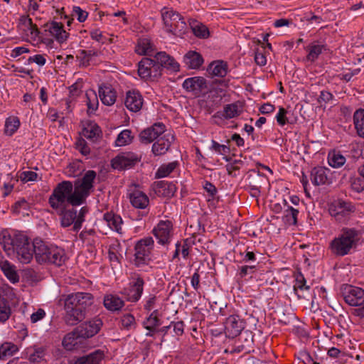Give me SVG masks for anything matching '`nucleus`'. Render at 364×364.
<instances>
[{
	"label": "nucleus",
	"instance_id": "9d476101",
	"mask_svg": "<svg viewBox=\"0 0 364 364\" xmlns=\"http://www.w3.org/2000/svg\"><path fill=\"white\" fill-rule=\"evenodd\" d=\"M103 322L101 318L95 317L94 318L81 323L74 329V333L77 337L82 338H90L96 335L101 329Z\"/></svg>",
	"mask_w": 364,
	"mask_h": 364
},
{
	"label": "nucleus",
	"instance_id": "f8f14e48",
	"mask_svg": "<svg viewBox=\"0 0 364 364\" xmlns=\"http://www.w3.org/2000/svg\"><path fill=\"white\" fill-rule=\"evenodd\" d=\"M154 235L161 245H168L173 236V223L170 220H161L153 229Z\"/></svg>",
	"mask_w": 364,
	"mask_h": 364
},
{
	"label": "nucleus",
	"instance_id": "412c9836",
	"mask_svg": "<svg viewBox=\"0 0 364 364\" xmlns=\"http://www.w3.org/2000/svg\"><path fill=\"white\" fill-rule=\"evenodd\" d=\"M174 136L171 134H166L157 139L152 145L151 151L155 156L165 154L170 149Z\"/></svg>",
	"mask_w": 364,
	"mask_h": 364
},
{
	"label": "nucleus",
	"instance_id": "bf43d9fd",
	"mask_svg": "<svg viewBox=\"0 0 364 364\" xmlns=\"http://www.w3.org/2000/svg\"><path fill=\"white\" fill-rule=\"evenodd\" d=\"M298 358L304 364H319V363L315 361L311 354L306 350L300 351Z\"/></svg>",
	"mask_w": 364,
	"mask_h": 364
},
{
	"label": "nucleus",
	"instance_id": "8fccbe9b",
	"mask_svg": "<svg viewBox=\"0 0 364 364\" xmlns=\"http://www.w3.org/2000/svg\"><path fill=\"white\" fill-rule=\"evenodd\" d=\"M153 135L150 127H148L140 132L139 135V140L141 143L150 144L156 139V136Z\"/></svg>",
	"mask_w": 364,
	"mask_h": 364
},
{
	"label": "nucleus",
	"instance_id": "4468645a",
	"mask_svg": "<svg viewBox=\"0 0 364 364\" xmlns=\"http://www.w3.org/2000/svg\"><path fill=\"white\" fill-rule=\"evenodd\" d=\"M144 279L138 277L133 282H130L129 287L124 288L122 294L125 296L127 300L130 302L138 301L144 291Z\"/></svg>",
	"mask_w": 364,
	"mask_h": 364
},
{
	"label": "nucleus",
	"instance_id": "7ed1b4c3",
	"mask_svg": "<svg viewBox=\"0 0 364 364\" xmlns=\"http://www.w3.org/2000/svg\"><path fill=\"white\" fill-rule=\"evenodd\" d=\"M93 303V296L87 292L70 294L64 300L63 320L68 326H75L82 321L87 309Z\"/></svg>",
	"mask_w": 364,
	"mask_h": 364
},
{
	"label": "nucleus",
	"instance_id": "a211bd4d",
	"mask_svg": "<svg viewBox=\"0 0 364 364\" xmlns=\"http://www.w3.org/2000/svg\"><path fill=\"white\" fill-rule=\"evenodd\" d=\"M153 190L158 196L170 198L174 196L176 187L173 182L159 181L153 183Z\"/></svg>",
	"mask_w": 364,
	"mask_h": 364
},
{
	"label": "nucleus",
	"instance_id": "423d86ee",
	"mask_svg": "<svg viewBox=\"0 0 364 364\" xmlns=\"http://www.w3.org/2000/svg\"><path fill=\"white\" fill-rule=\"evenodd\" d=\"M161 17L166 31L177 36H182L188 30V26L181 15L171 8L161 9Z\"/></svg>",
	"mask_w": 364,
	"mask_h": 364
},
{
	"label": "nucleus",
	"instance_id": "a18cd8bd",
	"mask_svg": "<svg viewBox=\"0 0 364 364\" xmlns=\"http://www.w3.org/2000/svg\"><path fill=\"white\" fill-rule=\"evenodd\" d=\"M80 337L77 336V334L74 333V330L72 333H68L63 340V345L68 350H73L75 346L80 342L78 339Z\"/></svg>",
	"mask_w": 364,
	"mask_h": 364
},
{
	"label": "nucleus",
	"instance_id": "aec40b11",
	"mask_svg": "<svg viewBox=\"0 0 364 364\" xmlns=\"http://www.w3.org/2000/svg\"><path fill=\"white\" fill-rule=\"evenodd\" d=\"M105 357V351L97 349L89 354L75 357L73 364H101Z\"/></svg>",
	"mask_w": 364,
	"mask_h": 364
},
{
	"label": "nucleus",
	"instance_id": "b1692460",
	"mask_svg": "<svg viewBox=\"0 0 364 364\" xmlns=\"http://www.w3.org/2000/svg\"><path fill=\"white\" fill-rule=\"evenodd\" d=\"M203 61L202 55L196 51L190 50L183 57V62L189 69L196 70L200 68Z\"/></svg>",
	"mask_w": 364,
	"mask_h": 364
},
{
	"label": "nucleus",
	"instance_id": "69168bd1",
	"mask_svg": "<svg viewBox=\"0 0 364 364\" xmlns=\"http://www.w3.org/2000/svg\"><path fill=\"white\" fill-rule=\"evenodd\" d=\"M294 289L296 292L298 289L300 290H308L309 286L306 284V279L302 274H299L296 279V284L294 286Z\"/></svg>",
	"mask_w": 364,
	"mask_h": 364
},
{
	"label": "nucleus",
	"instance_id": "3c124183",
	"mask_svg": "<svg viewBox=\"0 0 364 364\" xmlns=\"http://www.w3.org/2000/svg\"><path fill=\"white\" fill-rule=\"evenodd\" d=\"M122 326L124 328L129 330L135 327V318L131 314H126L121 318Z\"/></svg>",
	"mask_w": 364,
	"mask_h": 364
},
{
	"label": "nucleus",
	"instance_id": "6e6d98bb",
	"mask_svg": "<svg viewBox=\"0 0 364 364\" xmlns=\"http://www.w3.org/2000/svg\"><path fill=\"white\" fill-rule=\"evenodd\" d=\"M29 208L28 203L24 199L21 198L19 200L16 201L13 205H12V211L15 214L20 213L21 210H26Z\"/></svg>",
	"mask_w": 364,
	"mask_h": 364
},
{
	"label": "nucleus",
	"instance_id": "4d7b16f0",
	"mask_svg": "<svg viewBox=\"0 0 364 364\" xmlns=\"http://www.w3.org/2000/svg\"><path fill=\"white\" fill-rule=\"evenodd\" d=\"M203 187L210 197L208 200L215 198V196L218 193V189L212 183L205 181L203 185Z\"/></svg>",
	"mask_w": 364,
	"mask_h": 364
},
{
	"label": "nucleus",
	"instance_id": "39448f33",
	"mask_svg": "<svg viewBox=\"0 0 364 364\" xmlns=\"http://www.w3.org/2000/svg\"><path fill=\"white\" fill-rule=\"evenodd\" d=\"M360 238V232L355 228H344L338 237L330 244L331 252L337 256L348 255L355 248Z\"/></svg>",
	"mask_w": 364,
	"mask_h": 364
},
{
	"label": "nucleus",
	"instance_id": "052dcab7",
	"mask_svg": "<svg viewBox=\"0 0 364 364\" xmlns=\"http://www.w3.org/2000/svg\"><path fill=\"white\" fill-rule=\"evenodd\" d=\"M258 267L256 265H244L240 267L239 275L243 278L248 274L256 273Z\"/></svg>",
	"mask_w": 364,
	"mask_h": 364
},
{
	"label": "nucleus",
	"instance_id": "13d9d810",
	"mask_svg": "<svg viewBox=\"0 0 364 364\" xmlns=\"http://www.w3.org/2000/svg\"><path fill=\"white\" fill-rule=\"evenodd\" d=\"M351 188L357 193H361L364 191V178L362 177H355L351 179Z\"/></svg>",
	"mask_w": 364,
	"mask_h": 364
},
{
	"label": "nucleus",
	"instance_id": "c756f323",
	"mask_svg": "<svg viewBox=\"0 0 364 364\" xmlns=\"http://www.w3.org/2000/svg\"><path fill=\"white\" fill-rule=\"evenodd\" d=\"M104 306L109 311H117L124 306V301L117 295L109 294L104 298Z\"/></svg>",
	"mask_w": 364,
	"mask_h": 364
},
{
	"label": "nucleus",
	"instance_id": "72a5a7b5",
	"mask_svg": "<svg viewBox=\"0 0 364 364\" xmlns=\"http://www.w3.org/2000/svg\"><path fill=\"white\" fill-rule=\"evenodd\" d=\"M353 124L357 134L364 138V109L360 108L354 112Z\"/></svg>",
	"mask_w": 364,
	"mask_h": 364
},
{
	"label": "nucleus",
	"instance_id": "2f4dec72",
	"mask_svg": "<svg viewBox=\"0 0 364 364\" xmlns=\"http://www.w3.org/2000/svg\"><path fill=\"white\" fill-rule=\"evenodd\" d=\"M239 106L237 103H232L226 105L223 112H217L214 114V117H219L220 119H232L240 114L241 111L238 109Z\"/></svg>",
	"mask_w": 364,
	"mask_h": 364
},
{
	"label": "nucleus",
	"instance_id": "dca6fc26",
	"mask_svg": "<svg viewBox=\"0 0 364 364\" xmlns=\"http://www.w3.org/2000/svg\"><path fill=\"white\" fill-rule=\"evenodd\" d=\"M156 64H158L160 73H163L164 68L173 72H178L180 70V65L175 59L167 54L166 52H158L154 55Z\"/></svg>",
	"mask_w": 364,
	"mask_h": 364
},
{
	"label": "nucleus",
	"instance_id": "f257e3e1",
	"mask_svg": "<svg viewBox=\"0 0 364 364\" xmlns=\"http://www.w3.org/2000/svg\"><path fill=\"white\" fill-rule=\"evenodd\" d=\"M97 173L93 170L87 171L81 179H77L73 185L69 181L59 183L50 196L48 203L50 207L58 210L68 202L73 206L80 205L86 202L94 188V181Z\"/></svg>",
	"mask_w": 364,
	"mask_h": 364
},
{
	"label": "nucleus",
	"instance_id": "f3484780",
	"mask_svg": "<svg viewBox=\"0 0 364 364\" xmlns=\"http://www.w3.org/2000/svg\"><path fill=\"white\" fill-rule=\"evenodd\" d=\"M330 169L316 166L312 168L311 171V181L315 186L328 185L331 183V178L328 177Z\"/></svg>",
	"mask_w": 364,
	"mask_h": 364
},
{
	"label": "nucleus",
	"instance_id": "a878e982",
	"mask_svg": "<svg viewBox=\"0 0 364 364\" xmlns=\"http://www.w3.org/2000/svg\"><path fill=\"white\" fill-rule=\"evenodd\" d=\"M98 92L100 98L104 105L110 106L114 104L117 95L113 88L109 86H100Z\"/></svg>",
	"mask_w": 364,
	"mask_h": 364
},
{
	"label": "nucleus",
	"instance_id": "864d4df0",
	"mask_svg": "<svg viewBox=\"0 0 364 364\" xmlns=\"http://www.w3.org/2000/svg\"><path fill=\"white\" fill-rule=\"evenodd\" d=\"M75 147L84 156H87L90 153V149L87 141L81 137L76 141Z\"/></svg>",
	"mask_w": 364,
	"mask_h": 364
},
{
	"label": "nucleus",
	"instance_id": "680f3d73",
	"mask_svg": "<svg viewBox=\"0 0 364 364\" xmlns=\"http://www.w3.org/2000/svg\"><path fill=\"white\" fill-rule=\"evenodd\" d=\"M337 208L341 210L338 213H351L354 212L355 210V206L350 202H346L344 200H339L338 202Z\"/></svg>",
	"mask_w": 364,
	"mask_h": 364
},
{
	"label": "nucleus",
	"instance_id": "c9c22d12",
	"mask_svg": "<svg viewBox=\"0 0 364 364\" xmlns=\"http://www.w3.org/2000/svg\"><path fill=\"white\" fill-rule=\"evenodd\" d=\"M191 28L193 34L199 38H207L210 36L208 28L197 21H193L190 23Z\"/></svg>",
	"mask_w": 364,
	"mask_h": 364
},
{
	"label": "nucleus",
	"instance_id": "49530a36",
	"mask_svg": "<svg viewBox=\"0 0 364 364\" xmlns=\"http://www.w3.org/2000/svg\"><path fill=\"white\" fill-rule=\"evenodd\" d=\"M262 176L259 171L255 169H251L247 173V177L245 181L247 182V187H257L259 186V183L257 181L258 179Z\"/></svg>",
	"mask_w": 364,
	"mask_h": 364
},
{
	"label": "nucleus",
	"instance_id": "774afa93",
	"mask_svg": "<svg viewBox=\"0 0 364 364\" xmlns=\"http://www.w3.org/2000/svg\"><path fill=\"white\" fill-rule=\"evenodd\" d=\"M151 132H153V136H155L157 139L161 134H162L165 130L166 127L162 122H157L154 124L151 127H150Z\"/></svg>",
	"mask_w": 364,
	"mask_h": 364
},
{
	"label": "nucleus",
	"instance_id": "58836bf2",
	"mask_svg": "<svg viewBox=\"0 0 364 364\" xmlns=\"http://www.w3.org/2000/svg\"><path fill=\"white\" fill-rule=\"evenodd\" d=\"M346 158L341 154L340 151H331L329 152L328 156V164L333 168H340L343 166L346 163Z\"/></svg>",
	"mask_w": 364,
	"mask_h": 364
},
{
	"label": "nucleus",
	"instance_id": "09e8293b",
	"mask_svg": "<svg viewBox=\"0 0 364 364\" xmlns=\"http://www.w3.org/2000/svg\"><path fill=\"white\" fill-rule=\"evenodd\" d=\"M88 212V208L86 206L82 207L80 210L78 215H77L76 220L74 223L72 230L77 232L82 228V225L85 221V215Z\"/></svg>",
	"mask_w": 364,
	"mask_h": 364
},
{
	"label": "nucleus",
	"instance_id": "0eeeda50",
	"mask_svg": "<svg viewBox=\"0 0 364 364\" xmlns=\"http://www.w3.org/2000/svg\"><path fill=\"white\" fill-rule=\"evenodd\" d=\"M154 240L147 237L139 240L134 247V263L137 267L148 264L151 261V252L154 247Z\"/></svg>",
	"mask_w": 364,
	"mask_h": 364
},
{
	"label": "nucleus",
	"instance_id": "f03ea898",
	"mask_svg": "<svg viewBox=\"0 0 364 364\" xmlns=\"http://www.w3.org/2000/svg\"><path fill=\"white\" fill-rule=\"evenodd\" d=\"M0 245L8 256L16 255L21 263H29L33 257V242L21 232L11 235L8 231H3L0 235Z\"/></svg>",
	"mask_w": 364,
	"mask_h": 364
},
{
	"label": "nucleus",
	"instance_id": "de8ad7c7",
	"mask_svg": "<svg viewBox=\"0 0 364 364\" xmlns=\"http://www.w3.org/2000/svg\"><path fill=\"white\" fill-rule=\"evenodd\" d=\"M298 214L299 210L297 209H295L291 206L287 205V209L285 210L284 215L286 223H287L289 225H296Z\"/></svg>",
	"mask_w": 364,
	"mask_h": 364
},
{
	"label": "nucleus",
	"instance_id": "e433bc0d",
	"mask_svg": "<svg viewBox=\"0 0 364 364\" xmlns=\"http://www.w3.org/2000/svg\"><path fill=\"white\" fill-rule=\"evenodd\" d=\"M323 49H326V46L324 45L318 44L316 42L312 43L306 48V50L308 51L306 59L309 61L314 62L318 58Z\"/></svg>",
	"mask_w": 364,
	"mask_h": 364
},
{
	"label": "nucleus",
	"instance_id": "4c0bfd02",
	"mask_svg": "<svg viewBox=\"0 0 364 364\" xmlns=\"http://www.w3.org/2000/svg\"><path fill=\"white\" fill-rule=\"evenodd\" d=\"M136 52L139 55H153L154 48L150 40L147 38L140 39L136 48Z\"/></svg>",
	"mask_w": 364,
	"mask_h": 364
},
{
	"label": "nucleus",
	"instance_id": "bb28decb",
	"mask_svg": "<svg viewBox=\"0 0 364 364\" xmlns=\"http://www.w3.org/2000/svg\"><path fill=\"white\" fill-rule=\"evenodd\" d=\"M228 64L223 60L212 62L208 67L207 71L212 76L225 77L228 73Z\"/></svg>",
	"mask_w": 364,
	"mask_h": 364
},
{
	"label": "nucleus",
	"instance_id": "9b49d317",
	"mask_svg": "<svg viewBox=\"0 0 364 364\" xmlns=\"http://www.w3.org/2000/svg\"><path fill=\"white\" fill-rule=\"evenodd\" d=\"M141 158V156L133 152H123L112 160V166L118 170L131 168L140 161Z\"/></svg>",
	"mask_w": 364,
	"mask_h": 364
},
{
	"label": "nucleus",
	"instance_id": "5701e85b",
	"mask_svg": "<svg viewBox=\"0 0 364 364\" xmlns=\"http://www.w3.org/2000/svg\"><path fill=\"white\" fill-rule=\"evenodd\" d=\"M132 205L136 208L145 209L149 204V197L139 190H134L129 194Z\"/></svg>",
	"mask_w": 364,
	"mask_h": 364
},
{
	"label": "nucleus",
	"instance_id": "6e6552de",
	"mask_svg": "<svg viewBox=\"0 0 364 364\" xmlns=\"http://www.w3.org/2000/svg\"><path fill=\"white\" fill-rule=\"evenodd\" d=\"M138 75L144 80H157L161 77L159 67L155 60L143 58L138 63Z\"/></svg>",
	"mask_w": 364,
	"mask_h": 364
},
{
	"label": "nucleus",
	"instance_id": "a19ab883",
	"mask_svg": "<svg viewBox=\"0 0 364 364\" xmlns=\"http://www.w3.org/2000/svg\"><path fill=\"white\" fill-rule=\"evenodd\" d=\"M178 166V161L170 162L167 164H162L159 166L155 173L156 178H161L168 176Z\"/></svg>",
	"mask_w": 364,
	"mask_h": 364
},
{
	"label": "nucleus",
	"instance_id": "f704fd0d",
	"mask_svg": "<svg viewBox=\"0 0 364 364\" xmlns=\"http://www.w3.org/2000/svg\"><path fill=\"white\" fill-rule=\"evenodd\" d=\"M159 310H154L143 322L144 327L151 331H156V327L159 326L161 323L159 318Z\"/></svg>",
	"mask_w": 364,
	"mask_h": 364
},
{
	"label": "nucleus",
	"instance_id": "6ab92c4d",
	"mask_svg": "<svg viewBox=\"0 0 364 364\" xmlns=\"http://www.w3.org/2000/svg\"><path fill=\"white\" fill-rule=\"evenodd\" d=\"M44 28V31H48L60 43L65 42L69 36V33L64 30L62 23L52 21L46 23Z\"/></svg>",
	"mask_w": 364,
	"mask_h": 364
},
{
	"label": "nucleus",
	"instance_id": "603ef678",
	"mask_svg": "<svg viewBox=\"0 0 364 364\" xmlns=\"http://www.w3.org/2000/svg\"><path fill=\"white\" fill-rule=\"evenodd\" d=\"M287 111L286 109L279 107V112L276 116L277 122L279 125L284 126L286 124H293L287 117Z\"/></svg>",
	"mask_w": 364,
	"mask_h": 364
},
{
	"label": "nucleus",
	"instance_id": "2eb2a0df",
	"mask_svg": "<svg viewBox=\"0 0 364 364\" xmlns=\"http://www.w3.org/2000/svg\"><path fill=\"white\" fill-rule=\"evenodd\" d=\"M245 322L237 315H231L225 322V333L229 338H234L239 336L245 328Z\"/></svg>",
	"mask_w": 364,
	"mask_h": 364
},
{
	"label": "nucleus",
	"instance_id": "c03bdc74",
	"mask_svg": "<svg viewBox=\"0 0 364 364\" xmlns=\"http://www.w3.org/2000/svg\"><path fill=\"white\" fill-rule=\"evenodd\" d=\"M20 126V121L16 117H10L5 123V133L8 135L14 134Z\"/></svg>",
	"mask_w": 364,
	"mask_h": 364
},
{
	"label": "nucleus",
	"instance_id": "c85d7f7f",
	"mask_svg": "<svg viewBox=\"0 0 364 364\" xmlns=\"http://www.w3.org/2000/svg\"><path fill=\"white\" fill-rule=\"evenodd\" d=\"M59 215L60 216V225L63 228L70 226L76 220L77 210L75 208L66 209L63 207L60 212Z\"/></svg>",
	"mask_w": 364,
	"mask_h": 364
},
{
	"label": "nucleus",
	"instance_id": "37998d69",
	"mask_svg": "<svg viewBox=\"0 0 364 364\" xmlns=\"http://www.w3.org/2000/svg\"><path fill=\"white\" fill-rule=\"evenodd\" d=\"M134 136L132 135L130 129H124L117 136L115 141L116 146H122L132 143Z\"/></svg>",
	"mask_w": 364,
	"mask_h": 364
},
{
	"label": "nucleus",
	"instance_id": "4be33fe9",
	"mask_svg": "<svg viewBox=\"0 0 364 364\" xmlns=\"http://www.w3.org/2000/svg\"><path fill=\"white\" fill-rule=\"evenodd\" d=\"M124 105L132 112L139 111L143 105V98L139 92L136 90L128 91L126 95Z\"/></svg>",
	"mask_w": 364,
	"mask_h": 364
},
{
	"label": "nucleus",
	"instance_id": "cd10ccee",
	"mask_svg": "<svg viewBox=\"0 0 364 364\" xmlns=\"http://www.w3.org/2000/svg\"><path fill=\"white\" fill-rule=\"evenodd\" d=\"M82 134L88 139H93L102 135V130L94 121L87 120L83 124Z\"/></svg>",
	"mask_w": 364,
	"mask_h": 364
},
{
	"label": "nucleus",
	"instance_id": "338daca9",
	"mask_svg": "<svg viewBox=\"0 0 364 364\" xmlns=\"http://www.w3.org/2000/svg\"><path fill=\"white\" fill-rule=\"evenodd\" d=\"M20 178L21 180L25 183L36 181L38 178V174L34 171H26L21 173Z\"/></svg>",
	"mask_w": 364,
	"mask_h": 364
},
{
	"label": "nucleus",
	"instance_id": "7c9ffc66",
	"mask_svg": "<svg viewBox=\"0 0 364 364\" xmlns=\"http://www.w3.org/2000/svg\"><path fill=\"white\" fill-rule=\"evenodd\" d=\"M104 220L107 225L118 233H122V225L123 223L122 218L112 212H107L104 214Z\"/></svg>",
	"mask_w": 364,
	"mask_h": 364
},
{
	"label": "nucleus",
	"instance_id": "5fc2aeb1",
	"mask_svg": "<svg viewBox=\"0 0 364 364\" xmlns=\"http://www.w3.org/2000/svg\"><path fill=\"white\" fill-rule=\"evenodd\" d=\"M99 52L95 50H81L80 55H82V64L85 66H87L90 64V60L93 56H97Z\"/></svg>",
	"mask_w": 364,
	"mask_h": 364
},
{
	"label": "nucleus",
	"instance_id": "20e7f679",
	"mask_svg": "<svg viewBox=\"0 0 364 364\" xmlns=\"http://www.w3.org/2000/svg\"><path fill=\"white\" fill-rule=\"evenodd\" d=\"M33 247V255L38 264L49 263L60 267L68 259L64 249L55 245H48L41 239H34Z\"/></svg>",
	"mask_w": 364,
	"mask_h": 364
},
{
	"label": "nucleus",
	"instance_id": "79ce46f5",
	"mask_svg": "<svg viewBox=\"0 0 364 364\" xmlns=\"http://www.w3.org/2000/svg\"><path fill=\"white\" fill-rule=\"evenodd\" d=\"M11 314V309L6 299L0 296V323L6 322Z\"/></svg>",
	"mask_w": 364,
	"mask_h": 364
},
{
	"label": "nucleus",
	"instance_id": "ddd939ff",
	"mask_svg": "<svg viewBox=\"0 0 364 364\" xmlns=\"http://www.w3.org/2000/svg\"><path fill=\"white\" fill-rule=\"evenodd\" d=\"M182 87L188 92H192L196 96H199L208 90L207 81L203 77L196 76L186 79Z\"/></svg>",
	"mask_w": 364,
	"mask_h": 364
},
{
	"label": "nucleus",
	"instance_id": "393cba45",
	"mask_svg": "<svg viewBox=\"0 0 364 364\" xmlns=\"http://www.w3.org/2000/svg\"><path fill=\"white\" fill-rule=\"evenodd\" d=\"M47 350L46 346L33 345L26 349V354L31 363H40L44 360Z\"/></svg>",
	"mask_w": 364,
	"mask_h": 364
},
{
	"label": "nucleus",
	"instance_id": "1a4fd4ad",
	"mask_svg": "<svg viewBox=\"0 0 364 364\" xmlns=\"http://www.w3.org/2000/svg\"><path fill=\"white\" fill-rule=\"evenodd\" d=\"M341 295L349 306H363L364 304V289L360 287L343 284L341 288Z\"/></svg>",
	"mask_w": 364,
	"mask_h": 364
},
{
	"label": "nucleus",
	"instance_id": "e2e57ef3",
	"mask_svg": "<svg viewBox=\"0 0 364 364\" xmlns=\"http://www.w3.org/2000/svg\"><path fill=\"white\" fill-rule=\"evenodd\" d=\"M212 149L221 155H225L228 154L230 151V148L226 145L220 144L217 141L213 140L212 141Z\"/></svg>",
	"mask_w": 364,
	"mask_h": 364
},
{
	"label": "nucleus",
	"instance_id": "473e14b6",
	"mask_svg": "<svg viewBox=\"0 0 364 364\" xmlns=\"http://www.w3.org/2000/svg\"><path fill=\"white\" fill-rule=\"evenodd\" d=\"M0 267L4 273L6 278L12 283H16L19 281V276L8 261L0 259Z\"/></svg>",
	"mask_w": 364,
	"mask_h": 364
},
{
	"label": "nucleus",
	"instance_id": "0e129e2a",
	"mask_svg": "<svg viewBox=\"0 0 364 364\" xmlns=\"http://www.w3.org/2000/svg\"><path fill=\"white\" fill-rule=\"evenodd\" d=\"M73 15L76 16L78 21L82 23L87 19L88 13L82 10L80 6H74Z\"/></svg>",
	"mask_w": 364,
	"mask_h": 364
},
{
	"label": "nucleus",
	"instance_id": "ea45409f",
	"mask_svg": "<svg viewBox=\"0 0 364 364\" xmlns=\"http://www.w3.org/2000/svg\"><path fill=\"white\" fill-rule=\"evenodd\" d=\"M18 350L16 345L11 342H5L0 346V360H6L11 357Z\"/></svg>",
	"mask_w": 364,
	"mask_h": 364
}]
</instances>
